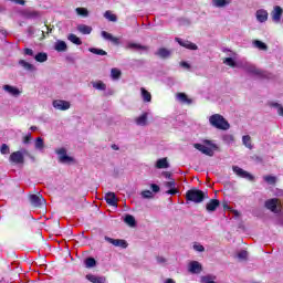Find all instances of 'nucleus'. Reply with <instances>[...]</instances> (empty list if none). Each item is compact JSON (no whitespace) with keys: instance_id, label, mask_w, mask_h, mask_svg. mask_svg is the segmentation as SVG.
<instances>
[{"instance_id":"obj_1","label":"nucleus","mask_w":283,"mask_h":283,"mask_svg":"<svg viewBox=\"0 0 283 283\" xmlns=\"http://www.w3.org/2000/svg\"><path fill=\"white\" fill-rule=\"evenodd\" d=\"M209 123L211 127H214L216 129H222L223 132H227V129H230L231 125L228 120H226L224 116L220 114H213L209 117Z\"/></svg>"},{"instance_id":"obj_2","label":"nucleus","mask_w":283,"mask_h":283,"mask_svg":"<svg viewBox=\"0 0 283 283\" xmlns=\"http://www.w3.org/2000/svg\"><path fill=\"white\" fill-rule=\"evenodd\" d=\"M206 198L207 195L202 190L191 189L186 192V200L196 205H200Z\"/></svg>"},{"instance_id":"obj_3","label":"nucleus","mask_w":283,"mask_h":283,"mask_svg":"<svg viewBox=\"0 0 283 283\" xmlns=\"http://www.w3.org/2000/svg\"><path fill=\"white\" fill-rule=\"evenodd\" d=\"M243 70H245L248 74H251V76H255L256 78H266V76H269L266 71H262V69H259L258 66L251 63H245L243 65Z\"/></svg>"},{"instance_id":"obj_4","label":"nucleus","mask_w":283,"mask_h":283,"mask_svg":"<svg viewBox=\"0 0 283 283\" xmlns=\"http://www.w3.org/2000/svg\"><path fill=\"white\" fill-rule=\"evenodd\" d=\"M205 144L206 145L193 144V147L195 149H198V151H201V154H205L206 156H213V149H218V146L216 144H212L211 140H205Z\"/></svg>"},{"instance_id":"obj_5","label":"nucleus","mask_w":283,"mask_h":283,"mask_svg":"<svg viewBox=\"0 0 283 283\" xmlns=\"http://www.w3.org/2000/svg\"><path fill=\"white\" fill-rule=\"evenodd\" d=\"M23 154H28V150L22 149L12 153L9 157L10 163H13V165H23V163H25V157Z\"/></svg>"},{"instance_id":"obj_6","label":"nucleus","mask_w":283,"mask_h":283,"mask_svg":"<svg viewBox=\"0 0 283 283\" xmlns=\"http://www.w3.org/2000/svg\"><path fill=\"white\" fill-rule=\"evenodd\" d=\"M55 154H57L59 156V160L60 163H62L63 165L67 164V163H73L74 158L67 156V150L65 148H60L55 150Z\"/></svg>"},{"instance_id":"obj_7","label":"nucleus","mask_w":283,"mask_h":283,"mask_svg":"<svg viewBox=\"0 0 283 283\" xmlns=\"http://www.w3.org/2000/svg\"><path fill=\"white\" fill-rule=\"evenodd\" d=\"M282 14H283L282 7L275 6L273 8V10L271 11V13H270L273 23H281L282 22Z\"/></svg>"},{"instance_id":"obj_8","label":"nucleus","mask_w":283,"mask_h":283,"mask_svg":"<svg viewBox=\"0 0 283 283\" xmlns=\"http://www.w3.org/2000/svg\"><path fill=\"white\" fill-rule=\"evenodd\" d=\"M232 171L239 176V178H245V180H254L253 175H251L249 171L240 168L239 166H233Z\"/></svg>"},{"instance_id":"obj_9","label":"nucleus","mask_w":283,"mask_h":283,"mask_svg":"<svg viewBox=\"0 0 283 283\" xmlns=\"http://www.w3.org/2000/svg\"><path fill=\"white\" fill-rule=\"evenodd\" d=\"M125 49L133 50L134 52H140V51L147 52L149 50V46L142 45V44L134 43V42H127Z\"/></svg>"},{"instance_id":"obj_10","label":"nucleus","mask_w":283,"mask_h":283,"mask_svg":"<svg viewBox=\"0 0 283 283\" xmlns=\"http://www.w3.org/2000/svg\"><path fill=\"white\" fill-rule=\"evenodd\" d=\"M53 107L55 109H60L61 112H66V109H70L71 104L67 101L55 99V101H53Z\"/></svg>"},{"instance_id":"obj_11","label":"nucleus","mask_w":283,"mask_h":283,"mask_svg":"<svg viewBox=\"0 0 283 283\" xmlns=\"http://www.w3.org/2000/svg\"><path fill=\"white\" fill-rule=\"evenodd\" d=\"M30 202L33 207H43V205H45V199L42 195H31Z\"/></svg>"},{"instance_id":"obj_12","label":"nucleus","mask_w":283,"mask_h":283,"mask_svg":"<svg viewBox=\"0 0 283 283\" xmlns=\"http://www.w3.org/2000/svg\"><path fill=\"white\" fill-rule=\"evenodd\" d=\"M106 242H109V244H113V247H119L120 249H127V241L123 239H113L109 237H105Z\"/></svg>"},{"instance_id":"obj_13","label":"nucleus","mask_w":283,"mask_h":283,"mask_svg":"<svg viewBox=\"0 0 283 283\" xmlns=\"http://www.w3.org/2000/svg\"><path fill=\"white\" fill-rule=\"evenodd\" d=\"M265 207L270 211H273V213H277L280 211V209H277V207H280V200H277L275 198L270 199V200L265 201Z\"/></svg>"},{"instance_id":"obj_14","label":"nucleus","mask_w":283,"mask_h":283,"mask_svg":"<svg viewBox=\"0 0 283 283\" xmlns=\"http://www.w3.org/2000/svg\"><path fill=\"white\" fill-rule=\"evenodd\" d=\"M255 17H256V21H259V23H266V21H269V11H266L264 9H259L255 12Z\"/></svg>"},{"instance_id":"obj_15","label":"nucleus","mask_w":283,"mask_h":283,"mask_svg":"<svg viewBox=\"0 0 283 283\" xmlns=\"http://www.w3.org/2000/svg\"><path fill=\"white\" fill-rule=\"evenodd\" d=\"M176 41L179 43V45H181V48H186L187 50H198V45H196L193 42L182 40L180 38H176Z\"/></svg>"},{"instance_id":"obj_16","label":"nucleus","mask_w":283,"mask_h":283,"mask_svg":"<svg viewBox=\"0 0 283 283\" xmlns=\"http://www.w3.org/2000/svg\"><path fill=\"white\" fill-rule=\"evenodd\" d=\"M104 199L106 200L107 205H109V207H118V199L116 198V193L107 192Z\"/></svg>"},{"instance_id":"obj_17","label":"nucleus","mask_w":283,"mask_h":283,"mask_svg":"<svg viewBox=\"0 0 283 283\" xmlns=\"http://www.w3.org/2000/svg\"><path fill=\"white\" fill-rule=\"evenodd\" d=\"M3 90L11 96H20L21 95V91H19V88L17 86H11V85L6 84V85H3Z\"/></svg>"},{"instance_id":"obj_18","label":"nucleus","mask_w":283,"mask_h":283,"mask_svg":"<svg viewBox=\"0 0 283 283\" xmlns=\"http://www.w3.org/2000/svg\"><path fill=\"white\" fill-rule=\"evenodd\" d=\"M149 116V113H144L140 116L135 118V123L136 125H138V127H145L147 126V118Z\"/></svg>"},{"instance_id":"obj_19","label":"nucleus","mask_w":283,"mask_h":283,"mask_svg":"<svg viewBox=\"0 0 283 283\" xmlns=\"http://www.w3.org/2000/svg\"><path fill=\"white\" fill-rule=\"evenodd\" d=\"M155 54H156V56H159V59H169V56H171V50L160 48L156 51Z\"/></svg>"},{"instance_id":"obj_20","label":"nucleus","mask_w":283,"mask_h":283,"mask_svg":"<svg viewBox=\"0 0 283 283\" xmlns=\"http://www.w3.org/2000/svg\"><path fill=\"white\" fill-rule=\"evenodd\" d=\"M220 207V201L217 199H212L210 200L207 205H206V209L209 212H213L216 211V209H218Z\"/></svg>"},{"instance_id":"obj_21","label":"nucleus","mask_w":283,"mask_h":283,"mask_svg":"<svg viewBox=\"0 0 283 283\" xmlns=\"http://www.w3.org/2000/svg\"><path fill=\"white\" fill-rule=\"evenodd\" d=\"M102 36L106 41H112V43H114L115 45H118V43H120V40L118 38L112 35V33H107L106 31H102Z\"/></svg>"},{"instance_id":"obj_22","label":"nucleus","mask_w":283,"mask_h":283,"mask_svg":"<svg viewBox=\"0 0 283 283\" xmlns=\"http://www.w3.org/2000/svg\"><path fill=\"white\" fill-rule=\"evenodd\" d=\"M202 271V265L198 261H192L189 264V272L190 273H200Z\"/></svg>"},{"instance_id":"obj_23","label":"nucleus","mask_w":283,"mask_h":283,"mask_svg":"<svg viewBox=\"0 0 283 283\" xmlns=\"http://www.w3.org/2000/svg\"><path fill=\"white\" fill-rule=\"evenodd\" d=\"M86 280H88V282H92V283H105L106 282L105 276H96L94 274H87Z\"/></svg>"},{"instance_id":"obj_24","label":"nucleus","mask_w":283,"mask_h":283,"mask_svg":"<svg viewBox=\"0 0 283 283\" xmlns=\"http://www.w3.org/2000/svg\"><path fill=\"white\" fill-rule=\"evenodd\" d=\"M230 3L231 0H212V6H214V8H227Z\"/></svg>"},{"instance_id":"obj_25","label":"nucleus","mask_w":283,"mask_h":283,"mask_svg":"<svg viewBox=\"0 0 283 283\" xmlns=\"http://www.w3.org/2000/svg\"><path fill=\"white\" fill-rule=\"evenodd\" d=\"M54 50H56V52H65L67 50V43H65V41L59 40L55 42Z\"/></svg>"},{"instance_id":"obj_26","label":"nucleus","mask_w":283,"mask_h":283,"mask_svg":"<svg viewBox=\"0 0 283 283\" xmlns=\"http://www.w3.org/2000/svg\"><path fill=\"white\" fill-rule=\"evenodd\" d=\"M77 32H81V34H92V27L86 24H78Z\"/></svg>"},{"instance_id":"obj_27","label":"nucleus","mask_w":283,"mask_h":283,"mask_svg":"<svg viewBox=\"0 0 283 283\" xmlns=\"http://www.w3.org/2000/svg\"><path fill=\"white\" fill-rule=\"evenodd\" d=\"M269 107H273L274 109L277 111L279 116L283 117V107L282 104L277 103V102H269L268 103Z\"/></svg>"},{"instance_id":"obj_28","label":"nucleus","mask_w":283,"mask_h":283,"mask_svg":"<svg viewBox=\"0 0 283 283\" xmlns=\"http://www.w3.org/2000/svg\"><path fill=\"white\" fill-rule=\"evenodd\" d=\"M156 167L157 169H169V161H167V158L158 159Z\"/></svg>"},{"instance_id":"obj_29","label":"nucleus","mask_w":283,"mask_h":283,"mask_svg":"<svg viewBox=\"0 0 283 283\" xmlns=\"http://www.w3.org/2000/svg\"><path fill=\"white\" fill-rule=\"evenodd\" d=\"M24 17H27V19H39V17H41V13L35 10H27L24 11Z\"/></svg>"},{"instance_id":"obj_30","label":"nucleus","mask_w":283,"mask_h":283,"mask_svg":"<svg viewBox=\"0 0 283 283\" xmlns=\"http://www.w3.org/2000/svg\"><path fill=\"white\" fill-rule=\"evenodd\" d=\"M19 65H21L28 72H34V70H35L33 64H30V62H27L24 60H20Z\"/></svg>"},{"instance_id":"obj_31","label":"nucleus","mask_w":283,"mask_h":283,"mask_svg":"<svg viewBox=\"0 0 283 283\" xmlns=\"http://www.w3.org/2000/svg\"><path fill=\"white\" fill-rule=\"evenodd\" d=\"M140 92H142V98L144 103H151V93H149L144 87L140 88Z\"/></svg>"},{"instance_id":"obj_32","label":"nucleus","mask_w":283,"mask_h":283,"mask_svg":"<svg viewBox=\"0 0 283 283\" xmlns=\"http://www.w3.org/2000/svg\"><path fill=\"white\" fill-rule=\"evenodd\" d=\"M94 90H98L99 92H105L107 90V85L103 83V81L92 82Z\"/></svg>"},{"instance_id":"obj_33","label":"nucleus","mask_w":283,"mask_h":283,"mask_svg":"<svg viewBox=\"0 0 283 283\" xmlns=\"http://www.w3.org/2000/svg\"><path fill=\"white\" fill-rule=\"evenodd\" d=\"M222 140L226 145H233L235 143V137L232 134H224Z\"/></svg>"},{"instance_id":"obj_34","label":"nucleus","mask_w":283,"mask_h":283,"mask_svg":"<svg viewBox=\"0 0 283 283\" xmlns=\"http://www.w3.org/2000/svg\"><path fill=\"white\" fill-rule=\"evenodd\" d=\"M104 18H106L107 21H111L113 23H116V21H118V17H116V14H114V12H112L111 10L105 11Z\"/></svg>"},{"instance_id":"obj_35","label":"nucleus","mask_w":283,"mask_h":283,"mask_svg":"<svg viewBox=\"0 0 283 283\" xmlns=\"http://www.w3.org/2000/svg\"><path fill=\"white\" fill-rule=\"evenodd\" d=\"M67 39L71 41V43H74V45H83L81 38L76 36L74 33L69 34Z\"/></svg>"},{"instance_id":"obj_36","label":"nucleus","mask_w":283,"mask_h":283,"mask_svg":"<svg viewBox=\"0 0 283 283\" xmlns=\"http://www.w3.org/2000/svg\"><path fill=\"white\" fill-rule=\"evenodd\" d=\"M177 98L178 101H180L181 103H186L187 105H191L192 103V101L189 97H187V94L185 93H178Z\"/></svg>"},{"instance_id":"obj_37","label":"nucleus","mask_w":283,"mask_h":283,"mask_svg":"<svg viewBox=\"0 0 283 283\" xmlns=\"http://www.w3.org/2000/svg\"><path fill=\"white\" fill-rule=\"evenodd\" d=\"M124 222L128 224V227H136V218L132 214H126Z\"/></svg>"},{"instance_id":"obj_38","label":"nucleus","mask_w":283,"mask_h":283,"mask_svg":"<svg viewBox=\"0 0 283 283\" xmlns=\"http://www.w3.org/2000/svg\"><path fill=\"white\" fill-rule=\"evenodd\" d=\"M35 149H38L39 151H43V149H45V142H43V138L38 137L35 139Z\"/></svg>"},{"instance_id":"obj_39","label":"nucleus","mask_w":283,"mask_h":283,"mask_svg":"<svg viewBox=\"0 0 283 283\" xmlns=\"http://www.w3.org/2000/svg\"><path fill=\"white\" fill-rule=\"evenodd\" d=\"M34 60L38 61V63H45V61H48V53L40 52L34 56Z\"/></svg>"},{"instance_id":"obj_40","label":"nucleus","mask_w":283,"mask_h":283,"mask_svg":"<svg viewBox=\"0 0 283 283\" xmlns=\"http://www.w3.org/2000/svg\"><path fill=\"white\" fill-rule=\"evenodd\" d=\"M122 74L123 73L117 67L111 70V77L113 78V81H118V78H120Z\"/></svg>"},{"instance_id":"obj_41","label":"nucleus","mask_w":283,"mask_h":283,"mask_svg":"<svg viewBox=\"0 0 283 283\" xmlns=\"http://www.w3.org/2000/svg\"><path fill=\"white\" fill-rule=\"evenodd\" d=\"M242 143H243L244 147H247L248 149H253V144H251V136L244 135L242 137Z\"/></svg>"},{"instance_id":"obj_42","label":"nucleus","mask_w":283,"mask_h":283,"mask_svg":"<svg viewBox=\"0 0 283 283\" xmlns=\"http://www.w3.org/2000/svg\"><path fill=\"white\" fill-rule=\"evenodd\" d=\"M253 45H254V48H258V50H263V51L269 50V46H266V44L260 40H255L253 42Z\"/></svg>"},{"instance_id":"obj_43","label":"nucleus","mask_w":283,"mask_h":283,"mask_svg":"<svg viewBox=\"0 0 283 283\" xmlns=\"http://www.w3.org/2000/svg\"><path fill=\"white\" fill-rule=\"evenodd\" d=\"M85 266H86V269H94V266H96V259L87 258L85 260Z\"/></svg>"},{"instance_id":"obj_44","label":"nucleus","mask_w":283,"mask_h":283,"mask_svg":"<svg viewBox=\"0 0 283 283\" xmlns=\"http://www.w3.org/2000/svg\"><path fill=\"white\" fill-rule=\"evenodd\" d=\"M90 52H92V54H97L98 56L107 55V52H105L103 49L92 48L90 49Z\"/></svg>"},{"instance_id":"obj_45","label":"nucleus","mask_w":283,"mask_h":283,"mask_svg":"<svg viewBox=\"0 0 283 283\" xmlns=\"http://www.w3.org/2000/svg\"><path fill=\"white\" fill-rule=\"evenodd\" d=\"M75 11L80 17H90V11L85 8H76Z\"/></svg>"},{"instance_id":"obj_46","label":"nucleus","mask_w":283,"mask_h":283,"mask_svg":"<svg viewBox=\"0 0 283 283\" xmlns=\"http://www.w3.org/2000/svg\"><path fill=\"white\" fill-rule=\"evenodd\" d=\"M192 249H193L195 251H197L198 253H203V251H205V245H202V244L196 242V243H193Z\"/></svg>"},{"instance_id":"obj_47","label":"nucleus","mask_w":283,"mask_h":283,"mask_svg":"<svg viewBox=\"0 0 283 283\" xmlns=\"http://www.w3.org/2000/svg\"><path fill=\"white\" fill-rule=\"evenodd\" d=\"M223 63L226 65H229L230 67H235V61H233V57H226L223 60Z\"/></svg>"},{"instance_id":"obj_48","label":"nucleus","mask_w":283,"mask_h":283,"mask_svg":"<svg viewBox=\"0 0 283 283\" xmlns=\"http://www.w3.org/2000/svg\"><path fill=\"white\" fill-rule=\"evenodd\" d=\"M0 154H2L3 156H6V154H10V147L8 146V144H2L0 148Z\"/></svg>"},{"instance_id":"obj_49","label":"nucleus","mask_w":283,"mask_h":283,"mask_svg":"<svg viewBox=\"0 0 283 283\" xmlns=\"http://www.w3.org/2000/svg\"><path fill=\"white\" fill-rule=\"evenodd\" d=\"M142 197L145 199L154 198V192H151L150 190H144L142 191Z\"/></svg>"},{"instance_id":"obj_50","label":"nucleus","mask_w":283,"mask_h":283,"mask_svg":"<svg viewBox=\"0 0 283 283\" xmlns=\"http://www.w3.org/2000/svg\"><path fill=\"white\" fill-rule=\"evenodd\" d=\"M238 258L239 260H247V258H249V252H247L245 250H242L238 253Z\"/></svg>"},{"instance_id":"obj_51","label":"nucleus","mask_w":283,"mask_h":283,"mask_svg":"<svg viewBox=\"0 0 283 283\" xmlns=\"http://www.w3.org/2000/svg\"><path fill=\"white\" fill-rule=\"evenodd\" d=\"M265 182L269 185H275V177L274 176H265L264 177Z\"/></svg>"},{"instance_id":"obj_52","label":"nucleus","mask_w":283,"mask_h":283,"mask_svg":"<svg viewBox=\"0 0 283 283\" xmlns=\"http://www.w3.org/2000/svg\"><path fill=\"white\" fill-rule=\"evenodd\" d=\"M165 185H166V187H167L168 189H174V188H176V181H174V180L167 181Z\"/></svg>"},{"instance_id":"obj_53","label":"nucleus","mask_w":283,"mask_h":283,"mask_svg":"<svg viewBox=\"0 0 283 283\" xmlns=\"http://www.w3.org/2000/svg\"><path fill=\"white\" fill-rule=\"evenodd\" d=\"M30 140H32V135H27L23 137V144L24 145H29Z\"/></svg>"},{"instance_id":"obj_54","label":"nucleus","mask_w":283,"mask_h":283,"mask_svg":"<svg viewBox=\"0 0 283 283\" xmlns=\"http://www.w3.org/2000/svg\"><path fill=\"white\" fill-rule=\"evenodd\" d=\"M156 261L158 264H165L167 262V259H165V256H157Z\"/></svg>"},{"instance_id":"obj_55","label":"nucleus","mask_w":283,"mask_h":283,"mask_svg":"<svg viewBox=\"0 0 283 283\" xmlns=\"http://www.w3.org/2000/svg\"><path fill=\"white\" fill-rule=\"evenodd\" d=\"M166 193H168L169 196H176V193H178V189L170 188L168 191H166Z\"/></svg>"},{"instance_id":"obj_56","label":"nucleus","mask_w":283,"mask_h":283,"mask_svg":"<svg viewBox=\"0 0 283 283\" xmlns=\"http://www.w3.org/2000/svg\"><path fill=\"white\" fill-rule=\"evenodd\" d=\"M24 54H27V56H34V51L32 49H24Z\"/></svg>"},{"instance_id":"obj_57","label":"nucleus","mask_w":283,"mask_h":283,"mask_svg":"<svg viewBox=\"0 0 283 283\" xmlns=\"http://www.w3.org/2000/svg\"><path fill=\"white\" fill-rule=\"evenodd\" d=\"M150 187H151V190L154 191V193H158V191H160V187L156 184H153Z\"/></svg>"},{"instance_id":"obj_58","label":"nucleus","mask_w":283,"mask_h":283,"mask_svg":"<svg viewBox=\"0 0 283 283\" xmlns=\"http://www.w3.org/2000/svg\"><path fill=\"white\" fill-rule=\"evenodd\" d=\"M180 65H181V67H185L186 70H191V65L187 62H181Z\"/></svg>"},{"instance_id":"obj_59","label":"nucleus","mask_w":283,"mask_h":283,"mask_svg":"<svg viewBox=\"0 0 283 283\" xmlns=\"http://www.w3.org/2000/svg\"><path fill=\"white\" fill-rule=\"evenodd\" d=\"M14 3H18L19 6H25V0H11Z\"/></svg>"},{"instance_id":"obj_60","label":"nucleus","mask_w":283,"mask_h":283,"mask_svg":"<svg viewBox=\"0 0 283 283\" xmlns=\"http://www.w3.org/2000/svg\"><path fill=\"white\" fill-rule=\"evenodd\" d=\"M164 176L169 179V178H171V172L166 171V172H164Z\"/></svg>"},{"instance_id":"obj_61","label":"nucleus","mask_w":283,"mask_h":283,"mask_svg":"<svg viewBox=\"0 0 283 283\" xmlns=\"http://www.w3.org/2000/svg\"><path fill=\"white\" fill-rule=\"evenodd\" d=\"M165 283H176V281H174V279H167Z\"/></svg>"},{"instance_id":"obj_62","label":"nucleus","mask_w":283,"mask_h":283,"mask_svg":"<svg viewBox=\"0 0 283 283\" xmlns=\"http://www.w3.org/2000/svg\"><path fill=\"white\" fill-rule=\"evenodd\" d=\"M31 132H36V126H31Z\"/></svg>"},{"instance_id":"obj_63","label":"nucleus","mask_w":283,"mask_h":283,"mask_svg":"<svg viewBox=\"0 0 283 283\" xmlns=\"http://www.w3.org/2000/svg\"><path fill=\"white\" fill-rule=\"evenodd\" d=\"M112 148L115 150H118V146H116V145H113Z\"/></svg>"},{"instance_id":"obj_64","label":"nucleus","mask_w":283,"mask_h":283,"mask_svg":"<svg viewBox=\"0 0 283 283\" xmlns=\"http://www.w3.org/2000/svg\"><path fill=\"white\" fill-rule=\"evenodd\" d=\"M234 216H240V212H238V210H234Z\"/></svg>"}]
</instances>
